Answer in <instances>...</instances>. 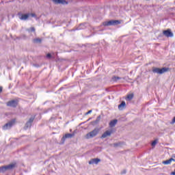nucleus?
<instances>
[{
  "label": "nucleus",
  "instance_id": "nucleus-3",
  "mask_svg": "<svg viewBox=\"0 0 175 175\" xmlns=\"http://www.w3.org/2000/svg\"><path fill=\"white\" fill-rule=\"evenodd\" d=\"M103 24L105 27H109L110 25H118L119 24H121V22L120 21L111 20L109 21L104 22Z\"/></svg>",
  "mask_w": 175,
  "mask_h": 175
},
{
  "label": "nucleus",
  "instance_id": "nucleus-26",
  "mask_svg": "<svg viewBox=\"0 0 175 175\" xmlns=\"http://www.w3.org/2000/svg\"><path fill=\"white\" fill-rule=\"evenodd\" d=\"M120 146H121V142H118V143L113 144L114 147H120Z\"/></svg>",
  "mask_w": 175,
  "mask_h": 175
},
{
  "label": "nucleus",
  "instance_id": "nucleus-20",
  "mask_svg": "<svg viewBox=\"0 0 175 175\" xmlns=\"http://www.w3.org/2000/svg\"><path fill=\"white\" fill-rule=\"evenodd\" d=\"M33 42L34 43H42V39H40V38H35L34 40H33Z\"/></svg>",
  "mask_w": 175,
  "mask_h": 175
},
{
  "label": "nucleus",
  "instance_id": "nucleus-25",
  "mask_svg": "<svg viewBox=\"0 0 175 175\" xmlns=\"http://www.w3.org/2000/svg\"><path fill=\"white\" fill-rule=\"evenodd\" d=\"M100 121V116H98L96 120H95V124H98Z\"/></svg>",
  "mask_w": 175,
  "mask_h": 175
},
{
  "label": "nucleus",
  "instance_id": "nucleus-22",
  "mask_svg": "<svg viewBox=\"0 0 175 175\" xmlns=\"http://www.w3.org/2000/svg\"><path fill=\"white\" fill-rule=\"evenodd\" d=\"M27 31L28 32H35L36 29L35 27H31L30 29H27Z\"/></svg>",
  "mask_w": 175,
  "mask_h": 175
},
{
  "label": "nucleus",
  "instance_id": "nucleus-18",
  "mask_svg": "<svg viewBox=\"0 0 175 175\" xmlns=\"http://www.w3.org/2000/svg\"><path fill=\"white\" fill-rule=\"evenodd\" d=\"M65 140H66V134H64L62 137L60 144H64V143H65Z\"/></svg>",
  "mask_w": 175,
  "mask_h": 175
},
{
  "label": "nucleus",
  "instance_id": "nucleus-14",
  "mask_svg": "<svg viewBox=\"0 0 175 175\" xmlns=\"http://www.w3.org/2000/svg\"><path fill=\"white\" fill-rule=\"evenodd\" d=\"M16 163H11L8 165H6L7 167V170H13V169H14V167H16Z\"/></svg>",
  "mask_w": 175,
  "mask_h": 175
},
{
  "label": "nucleus",
  "instance_id": "nucleus-7",
  "mask_svg": "<svg viewBox=\"0 0 175 175\" xmlns=\"http://www.w3.org/2000/svg\"><path fill=\"white\" fill-rule=\"evenodd\" d=\"M35 120L34 117H31L29 118V121L27 122L25 126V129L27 130L28 128H31L32 126V122H33V120Z\"/></svg>",
  "mask_w": 175,
  "mask_h": 175
},
{
  "label": "nucleus",
  "instance_id": "nucleus-21",
  "mask_svg": "<svg viewBox=\"0 0 175 175\" xmlns=\"http://www.w3.org/2000/svg\"><path fill=\"white\" fill-rule=\"evenodd\" d=\"M73 136H75V133H67L66 134V138L69 139L70 137H73Z\"/></svg>",
  "mask_w": 175,
  "mask_h": 175
},
{
  "label": "nucleus",
  "instance_id": "nucleus-28",
  "mask_svg": "<svg viewBox=\"0 0 175 175\" xmlns=\"http://www.w3.org/2000/svg\"><path fill=\"white\" fill-rule=\"evenodd\" d=\"M31 16V17H36V14H33V13H31V14H29V16Z\"/></svg>",
  "mask_w": 175,
  "mask_h": 175
},
{
  "label": "nucleus",
  "instance_id": "nucleus-31",
  "mask_svg": "<svg viewBox=\"0 0 175 175\" xmlns=\"http://www.w3.org/2000/svg\"><path fill=\"white\" fill-rule=\"evenodd\" d=\"M171 175H175V169H174V172H171V174H170Z\"/></svg>",
  "mask_w": 175,
  "mask_h": 175
},
{
  "label": "nucleus",
  "instance_id": "nucleus-11",
  "mask_svg": "<svg viewBox=\"0 0 175 175\" xmlns=\"http://www.w3.org/2000/svg\"><path fill=\"white\" fill-rule=\"evenodd\" d=\"M99 162H100V159H92L89 161V165H94V163H95V165H98L99 163Z\"/></svg>",
  "mask_w": 175,
  "mask_h": 175
},
{
  "label": "nucleus",
  "instance_id": "nucleus-5",
  "mask_svg": "<svg viewBox=\"0 0 175 175\" xmlns=\"http://www.w3.org/2000/svg\"><path fill=\"white\" fill-rule=\"evenodd\" d=\"M163 33L164 36H166V38H173V36H174L173 34V32H172V30H170V29L163 31Z\"/></svg>",
  "mask_w": 175,
  "mask_h": 175
},
{
  "label": "nucleus",
  "instance_id": "nucleus-33",
  "mask_svg": "<svg viewBox=\"0 0 175 175\" xmlns=\"http://www.w3.org/2000/svg\"><path fill=\"white\" fill-rule=\"evenodd\" d=\"M125 173H126V171H124L123 174H125Z\"/></svg>",
  "mask_w": 175,
  "mask_h": 175
},
{
  "label": "nucleus",
  "instance_id": "nucleus-23",
  "mask_svg": "<svg viewBox=\"0 0 175 175\" xmlns=\"http://www.w3.org/2000/svg\"><path fill=\"white\" fill-rule=\"evenodd\" d=\"M157 143H158V140L155 139L152 142V147H154V146H157Z\"/></svg>",
  "mask_w": 175,
  "mask_h": 175
},
{
  "label": "nucleus",
  "instance_id": "nucleus-6",
  "mask_svg": "<svg viewBox=\"0 0 175 175\" xmlns=\"http://www.w3.org/2000/svg\"><path fill=\"white\" fill-rule=\"evenodd\" d=\"M18 16L20 18V20H22L23 21H26V20H28L29 17V14H21V13H18Z\"/></svg>",
  "mask_w": 175,
  "mask_h": 175
},
{
  "label": "nucleus",
  "instance_id": "nucleus-16",
  "mask_svg": "<svg viewBox=\"0 0 175 175\" xmlns=\"http://www.w3.org/2000/svg\"><path fill=\"white\" fill-rule=\"evenodd\" d=\"M8 170V167L6 165L0 167V172L1 173H5Z\"/></svg>",
  "mask_w": 175,
  "mask_h": 175
},
{
  "label": "nucleus",
  "instance_id": "nucleus-24",
  "mask_svg": "<svg viewBox=\"0 0 175 175\" xmlns=\"http://www.w3.org/2000/svg\"><path fill=\"white\" fill-rule=\"evenodd\" d=\"M77 29H84V24H81L79 27H77Z\"/></svg>",
  "mask_w": 175,
  "mask_h": 175
},
{
  "label": "nucleus",
  "instance_id": "nucleus-32",
  "mask_svg": "<svg viewBox=\"0 0 175 175\" xmlns=\"http://www.w3.org/2000/svg\"><path fill=\"white\" fill-rule=\"evenodd\" d=\"M2 92V87L0 86V94Z\"/></svg>",
  "mask_w": 175,
  "mask_h": 175
},
{
  "label": "nucleus",
  "instance_id": "nucleus-2",
  "mask_svg": "<svg viewBox=\"0 0 175 175\" xmlns=\"http://www.w3.org/2000/svg\"><path fill=\"white\" fill-rule=\"evenodd\" d=\"M99 131L100 130L98 128L94 129L93 131L86 135V139H92V137H95V136L99 133Z\"/></svg>",
  "mask_w": 175,
  "mask_h": 175
},
{
  "label": "nucleus",
  "instance_id": "nucleus-34",
  "mask_svg": "<svg viewBox=\"0 0 175 175\" xmlns=\"http://www.w3.org/2000/svg\"><path fill=\"white\" fill-rule=\"evenodd\" d=\"M66 5H68V1H66Z\"/></svg>",
  "mask_w": 175,
  "mask_h": 175
},
{
  "label": "nucleus",
  "instance_id": "nucleus-30",
  "mask_svg": "<svg viewBox=\"0 0 175 175\" xmlns=\"http://www.w3.org/2000/svg\"><path fill=\"white\" fill-rule=\"evenodd\" d=\"M91 113H92V110H90L89 111H88L86 113V115L91 114Z\"/></svg>",
  "mask_w": 175,
  "mask_h": 175
},
{
  "label": "nucleus",
  "instance_id": "nucleus-10",
  "mask_svg": "<svg viewBox=\"0 0 175 175\" xmlns=\"http://www.w3.org/2000/svg\"><path fill=\"white\" fill-rule=\"evenodd\" d=\"M55 5H65L66 0H52Z\"/></svg>",
  "mask_w": 175,
  "mask_h": 175
},
{
  "label": "nucleus",
  "instance_id": "nucleus-19",
  "mask_svg": "<svg viewBox=\"0 0 175 175\" xmlns=\"http://www.w3.org/2000/svg\"><path fill=\"white\" fill-rule=\"evenodd\" d=\"M133 99V94H131L127 96L126 100H132Z\"/></svg>",
  "mask_w": 175,
  "mask_h": 175
},
{
  "label": "nucleus",
  "instance_id": "nucleus-1",
  "mask_svg": "<svg viewBox=\"0 0 175 175\" xmlns=\"http://www.w3.org/2000/svg\"><path fill=\"white\" fill-rule=\"evenodd\" d=\"M153 73H157V75H163L166 72H169V68L163 67L162 68L153 67L152 69Z\"/></svg>",
  "mask_w": 175,
  "mask_h": 175
},
{
  "label": "nucleus",
  "instance_id": "nucleus-27",
  "mask_svg": "<svg viewBox=\"0 0 175 175\" xmlns=\"http://www.w3.org/2000/svg\"><path fill=\"white\" fill-rule=\"evenodd\" d=\"M171 124H175V117L172 119V122H170Z\"/></svg>",
  "mask_w": 175,
  "mask_h": 175
},
{
  "label": "nucleus",
  "instance_id": "nucleus-4",
  "mask_svg": "<svg viewBox=\"0 0 175 175\" xmlns=\"http://www.w3.org/2000/svg\"><path fill=\"white\" fill-rule=\"evenodd\" d=\"M14 122H16V119H13L11 121H10L8 123L5 124L3 126V131H6L8 129H10V128H12L13 126V125H14Z\"/></svg>",
  "mask_w": 175,
  "mask_h": 175
},
{
  "label": "nucleus",
  "instance_id": "nucleus-15",
  "mask_svg": "<svg viewBox=\"0 0 175 175\" xmlns=\"http://www.w3.org/2000/svg\"><path fill=\"white\" fill-rule=\"evenodd\" d=\"M126 106V104L125 103V101H122L119 105L118 109L119 110H123L124 107Z\"/></svg>",
  "mask_w": 175,
  "mask_h": 175
},
{
  "label": "nucleus",
  "instance_id": "nucleus-17",
  "mask_svg": "<svg viewBox=\"0 0 175 175\" xmlns=\"http://www.w3.org/2000/svg\"><path fill=\"white\" fill-rule=\"evenodd\" d=\"M111 80L112 81H114L115 83H116V81H118V80H121V77L113 76L112 77Z\"/></svg>",
  "mask_w": 175,
  "mask_h": 175
},
{
  "label": "nucleus",
  "instance_id": "nucleus-29",
  "mask_svg": "<svg viewBox=\"0 0 175 175\" xmlns=\"http://www.w3.org/2000/svg\"><path fill=\"white\" fill-rule=\"evenodd\" d=\"M46 57H48L49 59L51 58L52 57L51 54V53H48L46 55Z\"/></svg>",
  "mask_w": 175,
  "mask_h": 175
},
{
  "label": "nucleus",
  "instance_id": "nucleus-9",
  "mask_svg": "<svg viewBox=\"0 0 175 175\" xmlns=\"http://www.w3.org/2000/svg\"><path fill=\"white\" fill-rule=\"evenodd\" d=\"M113 133L112 131H105L100 137L101 139H106L107 136H111V134Z\"/></svg>",
  "mask_w": 175,
  "mask_h": 175
},
{
  "label": "nucleus",
  "instance_id": "nucleus-12",
  "mask_svg": "<svg viewBox=\"0 0 175 175\" xmlns=\"http://www.w3.org/2000/svg\"><path fill=\"white\" fill-rule=\"evenodd\" d=\"M117 122H118V120L117 119L113 120L109 122V126L110 128H113L116 126L117 124Z\"/></svg>",
  "mask_w": 175,
  "mask_h": 175
},
{
  "label": "nucleus",
  "instance_id": "nucleus-35",
  "mask_svg": "<svg viewBox=\"0 0 175 175\" xmlns=\"http://www.w3.org/2000/svg\"><path fill=\"white\" fill-rule=\"evenodd\" d=\"M60 90H62V88H60Z\"/></svg>",
  "mask_w": 175,
  "mask_h": 175
},
{
  "label": "nucleus",
  "instance_id": "nucleus-8",
  "mask_svg": "<svg viewBox=\"0 0 175 175\" xmlns=\"http://www.w3.org/2000/svg\"><path fill=\"white\" fill-rule=\"evenodd\" d=\"M17 100H12L7 103V106L10 107H17Z\"/></svg>",
  "mask_w": 175,
  "mask_h": 175
},
{
  "label": "nucleus",
  "instance_id": "nucleus-13",
  "mask_svg": "<svg viewBox=\"0 0 175 175\" xmlns=\"http://www.w3.org/2000/svg\"><path fill=\"white\" fill-rule=\"evenodd\" d=\"M172 162H175V159L173 158H170L168 160L163 161V165H170V163H172Z\"/></svg>",
  "mask_w": 175,
  "mask_h": 175
}]
</instances>
